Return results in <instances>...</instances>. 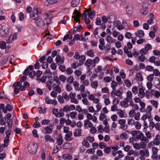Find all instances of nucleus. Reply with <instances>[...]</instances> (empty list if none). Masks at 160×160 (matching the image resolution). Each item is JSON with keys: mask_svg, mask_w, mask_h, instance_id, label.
I'll list each match as a JSON object with an SVG mask.
<instances>
[{"mask_svg": "<svg viewBox=\"0 0 160 160\" xmlns=\"http://www.w3.org/2000/svg\"><path fill=\"white\" fill-rule=\"evenodd\" d=\"M11 128H8V129L6 131V137L4 138V144H3V148L7 146L8 145L9 142V138L11 134Z\"/></svg>", "mask_w": 160, "mask_h": 160, "instance_id": "1", "label": "nucleus"}, {"mask_svg": "<svg viewBox=\"0 0 160 160\" xmlns=\"http://www.w3.org/2000/svg\"><path fill=\"white\" fill-rule=\"evenodd\" d=\"M10 29L9 25L8 24H3L2 27V30L1 31L2 35L5 37L8 34V31Z\"/></svg>", "mask_w": 160, "mask_h": 160, "instance_id": "2", "label": "nucleus"}, {"mask_svg": "<svg viewBox=\"0 0 160 160\" xmlns=\"http://www.w3.org/2000/svg\"><path fill=\"white\" fill-rule=\"evenodd\" d=\"M38 146L34 143H31L29 145L28 147V152L32 154H35L37 152Z\"/></svg>", "mask_w": 160, "mask_h": 160, "instance_id": "3", "label": "nucleus"}, {"mask_svg": "<svg viewBox=\"0 0 160 160\" xmlns=\"http://www.w3.org/2000/svg\"><path fill=\"white\" fill-rule=\"evenodd\" d=\"M152 47L150 44L148 43L146 44L144 48H142L140 51V54H146L148 51L152 49Z\"/></svg>", "mask_w": 160, "mask_h": 160, "instance_id": "4", "label": "nucleus"}, {"mask_svg": "<svg viewBox=\"0 0 160 160\" xmlns=\"http://www.w3.org/2000/svg\"><path fill=\"white\" fill-rule=\"evenodd\" d=\"M41 13L40 11L37 8H35L33 10L32 13L30 14V17L34 19L38 17V14Z\"/></svg>", "mask_w": 160, "mask_h": 160, "instance_id": "5", "label": "nucleus"}, {"mask_svg": "<svg viewBox=\"0 0 160 160\" xmlns=\"http://www.w3.org/2000/svg\"><path fill=\"white\" fill-rule=\"evenodd\" d=\"M118 123L120 125V128L123 130H125L127 129L128 125L126 124V121L124 119H120L118 121Z\"/></svg>", "mask_w": 160, "mask_h": 160, "instance_id": "6", "label": "nucleus"}, {"mask_svg": "<svg viewBox=\"0 0 160 160\" xmlns=\"http://www.w3.org/2000/svg\"><path fill=\"white\" fill-rule=\"evenodd\" d=\"M70 98L71 99V102L72 103H74L75 104H78V101L75 98L76 94L71 92L70 93Z\"/></svg>", "mask_w": 160, "mask_h": 160, "instance_id": "7", "label": "nucleus"}, {"mask_svg": "<svg viewBox=\"0 0 160 160\" xmlns=\"http://www.w3.org/2000/svg\"><path fill=\"white\" fill-rule=\"evenodd\" d=\"M158 149L156 147H153L152 148V158L153 159H157L158 157Z\"/></svg>", "mask_w": 160, "mask_h": 160, "instance_id": "8", "label": "nucleus"}, {"mask_svg": "<svg viewBox=\"0 0 160 160\" xmlns=\"http://www.w3.org/2000/svg\"><path fill=\"white\" fill-rule=\"evenodd\" d=\"M35 22L38 26L42 27L45 24L44 21L41 18H38L35 20Z\"/></svg>", "mask_w": 160, "mask_h": 160, "instance_id": "9", "label": "nucleus"}, {"mask_svg": "<svg viewBox=\"0 0 160 160\" xmlns=\"http://www.w3.org/2000/svg\"><path fill=\"white\" fill-rule=\"evenodd\" d=\"M139 153L141 156L146 157H148L149 155V151L147 149H146L144 150H140L139 151Z\"/></svg>", "mask_w": 160, "mask_h": 160, "instance_id": "10", "label": "nucleus"}, {"mask_svg": "<svg viewBox=\"0 0 160 160\" xmlns=\"http://www.w3.org/2000/svg\"><path fill=\"white\" fill-rule=\"evenodd\" d=\"M45 6H48L49 4H53L57 2V0H42Z\"/></svg>", "mask_w": 160, "mask_h": 160, "instance_id": "11", "label": "nucleus"}, {"mask_svg": "<svg viewBox=\"0 0 160 160\" xmlns=\"http://www.w3.org/2000/svg\"><path fill=\"white\" fill-rule=\"evenodd\" d=\"M136 138L141 141L145 142H146V141H147V139L146 138V137L144 136V134L142 132L137 135L136 136Z\"/></svg>", "mask_w": 160, "mask_h": 160, "instance_id": "12", "label": "nucleus"}, {"mask_svg": "<svg viewBox=\"0 0 160 160\" xmlns=\"http://www.w3.org/2000/svg\"><path fill=\"white\" fill-rule=\"evenodd\" d=\"M45 102L47 104H51L55 105L57 104V101L50 99L48 97H46L45 98Z\"/></svg>", "mask_w": 160, "mask_h": 160, "instance_id": "13", "label": "nucleus"}, {"mask_svg": "<svg viewBox=\"0 0 160 160\" xmlns=\"http://www.w3.org/2000/svg\"><path fill=\"white\" fill-rule=\"evenodd\" d=\"M56 61L58 65L62 64L64 62V57L61 58L60 56L58 55L56 57Z\"/></svg>", "mask_w": 160, "mask_h": 160, "instance_id": "14", "label": "nucleus"}, {"mask_svg": "<svg viewBox=\"0 0 160 160\" xmlns=\"http://www.w3.org/2000/svg\"><path fill=\"white\" fill-rule=\"evenodd\" d=\"M160 139V135L157 134L155 138L152 141L153 144L156 145H158L160 144V142L159 139Z\"/></svg>", "mask_w": 160, "mask_h": 160, "instance_id": "15", "label": "nucleus"}, {"mask_svg": "<svg viewBox=\"0 0 160 160\" xmlns=\"http://www.w3.org/2000/svg\"><path fill=\"white\" fill-rule=\"evenodd\" d=\"M57 143L58 145L61 146L63 143V141L61 134H59L56 138Z\"/></svg>", "mask_w": 160, "mask_h": 160, "instance_id": "16", "label": "nucleus"}, {"mask_svg": "<svg viewBox=\"0 0 160 160\" xmlns=\"http://www.w3.org/2000/svg\"><path fill=\"white\" fill-rule=\"evenodd\" d=\"M72 133L71 131H70L68 133H67L65 135L64 138L65 140L66 141H70L72 140Z\"/></svg>", "mask_w": 160, "mask_h": 160, "instance_id": "17", "label": "nucleus"}, {"mask_svg": "<svg viewBox=\"0 0 160 160\" xmlns=\"http://www.w3.org/2000/svg\"><path fill=\"white\" fill-rule=\"evenodd\" d=\"M84 126L86 128L92 127L93 126L92 122L87 119L84 120Z\"/></svg>", "mask_w": 160, "mask_h": 160, "instance_id": "18", "label": "nucleus"}, {"mask_svg": "<svg viewBox=\"0 0 160 160\" xmlns=\"http://www.w3.org/2000/svg\"><path fill=\"white\" fill-rule=\"evenodd\" d=\"M129 102V100H128L124 98L123 101L121 102L120 105L122 107L127 108L129 106L128 104V102Z\"/></svg>", "mask_w": 160, "mask_h": 160, "instance_id": "19", "label": "nucleus"}, {"mask_svg": "<svg viewBox=\"0 0 160 160\" xmlns=\"http://www.w3.org/2000/svg\"><path fill=\"white\" fill-rule=\"evenodd\" d=\"M74 12L76 16H73L72 17L74 18L75 20L78 22L79 21V18L81 16V14L76 9H75Z\"/></svg>", "mask_w": 160, "mask_h": 160, "instance_id": "20", "label": "nucleus"}, {"mask_svg": "<svg viewBox=\"0 0 160 160\" xmlns=\"http://www.w3.org/2000/svg\"><path fill=\"white\" fill-rule=\"evenodd\" d=\"M117 18L114 15H111L108 17V21L109 23H112L116 20Z\"/></svg>", "mask_w": 160, "mask_h": 160, "instance_id": "21", "label": "nucleus"}, {"mask_svg": "<svg viewBox=\"0 0 160 160\" xmlns=\"http://www.w3.org/2000/svg\"><path fill=\"white\" fill-rule=\"evenodd\" d=\"M33 69V67L32 66L30 65L28 68L26 69L23 72V75H27L29 74V72Z\"/></svg>", "mask_w": 160, "mask_h": 160, "instance_id": "22", "label": "nucleus"}, {"mask_svg": "<svg viewBox=\"0 0 160 160\" xmlns=\"http://www.w3.org/2000/svg\"><path fill=\"white\" fill-rule=\"evenodd\" d=\"M52 126L51 127L50 126H47L44 128V129L45 131V133L48 134H51L52 132Z\"/></svg>", "mask_w": 160, "mask_h": 160, "instance_id": "23", "label": "nucleus"}, {"mask_svg": "<svg viewBox=\"0 0 160 160\" xmlns=\"http://www.w3.org/2000/svg\"><path fill=\"white\" fill-rule=\"evenodd\" d=\"M60 85L54 83L52 85L54 90L58 93H60L61 91V88L60 86Z\"/></svg>", "mask_w": 160, "mask_h": 160, "instance_id": "24", "label": "nucleus"}, {"mask_svg": "<svg viewBox=\"0 0 160 160\" xmlns=\"http://www.w3.org/2000/svg\"><path fill=\"white\" fill-rule=\"evenodd\" d=\"M134 34L137 37L139 38L142 37L144 35V33L142 30H140L138 32H135Z\"/></svg>", "mask_w": 160, "mask_h": 160, "instance_id": "25", "label": "nucleus"}, {"mask_svg": "<svg viewBox=\"0 0 160 160\" xmlns=\"http://www.w3.org/2000/svg\"><path fill=\"white\" fill-rule=\"evenodd\" d=\"M139 93L138 96L141 98L144 97L145 93L143 89L141 88H139L138 89Z\"/></svg>", "mask_w": 160, "mask_h": 160, "instance_id": "26", "label": "nucleus"}, {"mask_svg": "<svg viewBox=\"0 0 160 160\" xmlns=\"http://www.w3.org/2000/svg\"><path fill=\"white\" fill-rule=\"evenodd\" d=\"M100 29L98 27H97L93 31V35L97 39H98L100 38L99 36L98 35L99 33V30Z\"/></svg>", "mask_w": 160, "mask_h": 160, "instance_id": "27", "label": "nucleus"}, {"mask_svg": "<svg viewBox=\"0 0 160 160\" xmlns=\"http://www.w3.org/2000/svg\"><path fill=\"white\" fill-rule=\"evenodd\" d=\"M52 18L50 15H48L45 18L44 21L45 23H46L47 25H48L51 23Z\"/></svg>", "mask_w": 160, "mask_h": 160, "instance_id": "28", "label": "nucleus"}, {"mask_svg": "<svg viewBox=\"0 0 160 160\" xmlns=\"http://www.w3.org/2000/svg\"><path fill=\"white\" fill-rule=\"evenodd\" d=\"M45 141H49L51 142H54V139L50 135H48L45 136Z\"/></svg>", "mask_w": 160, "mask_h": 160, "instance_id": "29", "label": "nucleus"}, {"mask_svg": "<svg viewBox=\"0 0 160 160\" xmlns=\"http://www.w3.org/2000/svg\"><path fill=\"white\" fill-rule=\"evenodd\" d=\"M92 60H91L90 59H88L85 62L84 65L85 66L88 67H89L90 66H92Z\"/></svg>", "mask_w": 160, "mask_h": 160, "instance_id": "30", "label": "nucleus"}, {"mask_svg": "<svg viewBox=\"0 0 160 160\" xmlns=\"http://www.w3.org/2000/svg\"><path fill=\"white\" fill-rule=\"evenodd\" d=\"M154 15L152 13H151L150 14L149 19L147 21V23L149 24H150L153 23V19H154Z\"/></svg>", "mask_w": 160, "mask_h": 160, "instance_id": "31", "label": "nucleus"}, {"mask_svg": "<svg viewBox=\"0 0 160 160\" xmlns=\"http://www.w3.org/2000/svg\"><path fill=\"white\" fill-rule=\"evenodd\" d=\"M62 158L63 159H68L69 160H71L72 158V156L68 154H64L62 155Z\"/></svg>", "mask_w": 160, "mask_h": 160, "instance_id": "32", "label": "nucleus"}, {"mask_svg": "<svg viewBox=\"0 0 160 160\" xmlns=\"http://www.w3.org/2000/svg\"><path fill=\"white\" fill-rule=\"evenodd\" d=\"M132 94L131 92L130 91H128L126 94V97L125 98L128 100H132Z\"/></svg>", "mask_w": 160, "mask_h": 160, "instance_id": "33", "label": "nucleus"}, {"mask_svg": "<svg viewBox=\"0 0 160 160\" xmlns=\"http://www.w3.org/2000/svg\"><path fill=\"white\" fill-rule=\"evenodd\" d=\"M82 27L81 25H80L78 27L73 28L72 30L73 33L74 34L77 32H79L80 30L82 29Z\"/></svg>", "mask_w": 160, "mask_h": 160, "instance_id": "34", "label": "nucleus"}, {"mask_svg": "<svg viewBox=\"0 0 160 160\" xmlns=\"http://www.w3.org/2000/svg\"><path fill=\"white\" fill-rule=\"evenodd\" d=\"M145 135L146 136V139H148L146 141V142L148 143L149 142V139H150L152 138V136L151 133L148 131L147 132L145 133Z\"/></svg>", "mask_w": 160, "mask_h": 160, "instance_id": "35", "label": "nucleus"}, {"mask_svg": "<svg viewBox=\"0 0 160 160\" xmlns=\"http://www.w3.org/2000/svg\"><path fill=\"white\" fill-rule=\"evenodd\" d=\"M80 2V0H72L71 2V5L72 7H76Z\"/></svg>", "mask_w": 160, "mask_h": 160, "instance_id": "36", "label": "nucleus"}, {"mask_svg": "<svg viewBox=\"0 0 160 160\" xmlns=\"http://www.w3.org/2000/svg\"><path fill=\"white\" fill-rule=\"evenodd\" d=\"M75 40H82L83 39V35H79L78 34H76L74 36Z\"/></svg>", "mask_w": 160, "mask_h": 160, "instance_id": "37", "label": "nucleus"}, {"mask_svg": "<svg viewBox=\"0 0 160 160\" xmlns=\"http://www.w3.org/2000/svg\"><path fill=\"white\" fill-rule=\"evenodd\" d=\"M132 7L130 6H127L126 8V11L128 14H131L132 12Z\"/></svg>", "mask_w": 160, "mask_h": 160, "instance_id": "38", "label": "nucleus"}, {"mask_svg": "<svg viewBox=\"0 0 160 160\" xmlns=\"http://www.w3.org/2000/svg\"><path fill=\"white\" fill-rule=\"evenodd\" d=\"M141 56H139L137 60L139 61L143 62L147 59V58L143 56L144 54H141Z\"/></svg>", "mask_w": 160, "mask_h": 160, "instance_id": "39", "label": "nucleus"}, {"mask_svg": "<svg viewBox=\"0 0 160 160\" xmlns=\"http://www.w3.org/2000/svg\"><path fill=\"white\" fill-rule=\"evenodd\" d=\"M62 95L63 98L65 99L66 101H68L69 100L70 98V95H68L66 92H63L62 94Z\"/></svg>", "mask_w": 160, "mask_h": 160, "instance_id": "40", "label": "nucleus"}, {"mask_svg": "<svg viewBox=\"0 0 160 160\" xmlns=\"http://www.w3.org/2000/svg\"><path fill=\"white\" fill-rule=\"evenodd\" d=\"M81 130L77 129L76 130L75 132L74 133V135L75 137H78L81 136L82 132Z\"/></svg>", "mask_w": 160, "mask_h": 160, "instance_id": "41", "label": "nucleus"}, {"mask_svg": "<svg viewBox=\"0 0 160 160\" xmlns=\"http://www.w3.org/2000/svg\"><path fill=\"white\" fill-rule=\"evenodd\" d=\"M136 79L140 81H142L143 80V78L142 74L140 73H137L136 75Z\"/></svg>", "mask_w": 160, "mask_h": 160, "instance_id": "42", "label": "nucleus"}, {"mask_svg": "<svg viewBox=\"0 0 160 160\" xmlns=\"http://www.w3.org/2000/svg\"><path fill=\"white\" fill-rule=\"evenodd\" d=\"M135 128L138 129H140L141 127V124L138 121H135L134 124Z\"/></svg>", "mask_w": 160, "mask_h": 160, "instance_id": "43", "label": "nucleus"}, {"mask_svg": "<svg viewBox=\"0 0 160 160\" xmlns=\"http://www.w3.org/2000/svg\"><path fill=\"white\" fill-rule=\"evenodd\" d=\"M53 80H52V81H47L46 83L47 87H48V89L50 91L51 90V84L53 83Z\"/></svg>", "mask_w": 160, "mask_h": 160, "instance_id": "44", "label": "nucleus"}, {"mask_svg": "<svg viewBox=\"0 0 160 160\" xmlns=\"http://www.w3.org/2000/svg\"><path fill=\"white\" fill-rule=\"evenodd\" d=\"M6 122L8 125V128H12V120L10 119H7L6 121Z\"/></svg>", "mask_w": 160, "mask_h": 160, "instance_id": "45", "label": "nucleus"}, {"mask_svg": "<svg viewBox=\"0 0 160 160\" xmlns=\"http://www.w3.org/2000/svg\"><path fill=\"white\" fill-rule=\"evenodd\" d=\"M91 86L93 88L96 89L98 86V82L97 81H95L91 83Z\"/></svg>", "mask_w": 160, "mask_h": 160, "instance_id": "46", "label": "nucleus"}, {"mask_svg": "<svg viewBox=\"0 0 160 160\" xmlns=\"http://www.w3.org/2000/svg\"><path fill=\"white\" fill-rule=\"evenodd\" d=\"M99 60L100 59L98 57H96L93 60L92 67H95L96 65V63H98Z\"/></svg>", "mask_w": 160, "mask_h": 160, "instance_id": "47", "label": "nucleus"}, {"mask_svg": "<svg viewBox=\"0 0 160 160\" xmlns=\"http://www.w3.org/2000/svg\"><path fill=\"white\" fill-rule=\"evenodd\" d=\"M87 55L91 57H93L94 56V53L92 50H88L87 52Z\"/></svg>", "mask_w": 160, "mask_h": 160, "instance_id": "48", "label": "nucleus"}, {"mask_svg": "<svg viewBox=\"0 0 160 160\" xmlns=\"http://www.w3.org/2000/svg\"><path fill=\"white\" fill-rule=\"evenodd\" d=\"M117 114L120 118H123L124 117L123 111L119 109L117 112Z\"/></svg>", "mask_w": 160, "mask_h": 160, "instance_id": "49", "label": "nucleus"}, {"mask_svg": "<svg viewBox=\"0 0 160 160\" xmlns=\"http://www.w3.org/2000/svg\"><path fill=\"white\" fill-rule=\"evenodd\" d=\"M58 112L59 117H63L64 116V111L62 108L60 109Z\"/></svg>", "mask_w": 160, "mask_h": 160, "instance_id": "50", "label": "nucleus"}, {"mask_svg": "<svg viewBox=\"0 0 160 160\" xmlns=\"http://www.w3.org/2000/svg\"><path fill=\"white\" fill-rule=\"evenodd\" d=\"M145 142L142 141L141 142L139 143L140 147V148H141L142 149H144L146 147V143H147Z\"/></svg>", "mask_w": 160, "mask_h": 160, "instance_id": "51", "label": "nucleus"}, {"mask_svg": "<svg viewBox=\"0 0 160 160\" xmlns=\"http://www.w3.org/2000/svg\"><path fill=\"white\" fill-rule=\"evenodd\" d=\"M111 87L112 89H116V87L118 85V83L114 81H112L111 83Z\"/></svg>", "mask_w": 160, "mask_h": 160, "instance_id": "52", "label": "nucleus"}, {"mask_svg": "<svg viewBox=\"0 0 160 160\" xmlns=\"http://www.w3.org/2000/svg\"><path fill=\"white\" fill-rule=\"evenodd\" d=\"M153 75L156 76H160V72L159 71L158 69H154L153 71Z\"/></svg>", "mask_w": 160, "mask_h": 160, "instance_id": "53", "label": "nucleus"}, {"mask_svg": "<svg viewBox=\"0 0 160 160\" xmlns=\"http://www.w3.org/2000/svg\"><path fill=\"white\" fill-rule=\"evenodd\" d=\"M77 115V113L76 112H71L69 114L71 118H75Z\"/></svg>", "mask_w": 160, "mask_h": 160, "instance_id": "54", "label": "nucleus"}, {"mask_svg": "<svg viewBox=\"0 0 160 160\" xmlns=\"http://www.w3.org/2000/svg\"><path fill=\"white\" fill-rule=\"evenodd\" d=\"M111 151L110 147L106 146L104 149V152L106 154H108Z\"/></svg>", "mask_w": 160, "mask_h": 160, "instance_id": "55", "label": "nucleus"}, {"mask_svg": "<svg viewBox=\"0 0 160 160\" xmlns=\"http://www.w3.org/2000/svg\"><path fill=\"white\" fill-rule=\"evenodd\" d=\"M95 14V11H93L88 12V15L89 18L92 19L93 18Z\"/></svg>", "mask_w": 160, "mask_h": 160, "instance_id": "56", "label": "nucleus"}, {"mask_svg": "<svg viewBox=\"0 0 160 160\" xmlns=\"http://www.w3.org/2000/svg\"><path fill=\"white\" fill-rule=\"evenodd\" d=\"M151 103L152 104L154 107L156 108H157L158 107V102L155 100H151Z\"/></svg>", "mask_w": 160, "mask_h": 160, "instance_id": "57", "label": "nucleus"}, {"mask_svg": "<svg viewBox=\"0 0 160 160\" xmlns=\"http://www.w3.org/2000/svg\"><path fill=\"white\" fill-rule=\"evenodd\" d=\"M52 113L56 117H58L59 115L58 110L57 108H54L52 110Z\"/></svg>", "mask_w": 160, "mask_h": 160, "instance_id": "58", "label": "nucleus"}, {"mask_svg": "<svg viewBox=\"0 0 160 160\" xmlns=\"http://www.w3.org/2000/svg\"><path fill=\"white\" fill-rule=\"evenodd\" d=\"M140 12L141 14L145 15L148 13V10L141 9L140 10Z\"/></svg>", "mask_w": 160, "mask_h": 160, "instance_id": "59", "label": "nucleus"}, {"mask_svg": "<svg viewBox=\"0 0 160 160\" xmlns=\"http://www.w3.org/2000/svg\"><path fill=\"white\" fill-rule=\"evenodd\" d=\"M140 114L139 112H138L136 113H134L133 115V116L134 118L136 120H138L140 118Z\"/></svg>", "mask_w": 160, "mask_h": 160, "instance_id": "60", "label": "nucleus"}, {"mask_svg": "<svg viewBox=\"0 0 160 160\" xmlns=\"http://www.w3.org/2000/svg\"><path fill=\"white\" fill-rule=\"evenodd\" d=\"M135 122V121L134 119H133L132 118L129 119L128 120V124L129 125L132 126L134 125Z\"/></svg>", "mask_w": 160, "mask_h": 160, "instance_id": "61", "label": "nucleus"}, {"mask_svg": "<svg viewBox=\"0 0 160 160\" xmlns=\"http://www.w3.org/2000/svg\"><path fill=\"white\" fill-rule=\"evenodd\" d=\"M74 80V78L72 76H70L68 77L67 79V81L69 83H72L73 82Z\"/></svg>", "mask_w": 160, "mask_h": 160, "instance_id": "62", "label": "nucleus"}, {"mask_svg": "<svg viewBox=\"0 0 160 160\" xmlns=\"http://www.w3.org/2000/svg\"><path fill=\"white\" fill-rule=\"evenodd\" d=\"M82 143V145L86 148H88L89 146V144L87 140H83Z\"/></svg>", "mask_w": 160, "mask_h": 160, "instance_id": "63", "label": "nucleus"}, {"mask_svg": "<svg viewBox=\"0 0 160 160\" xmlns=\"http://www.w3.org/2000/svg\"><path fill=\"white\" fill-rule=\"evenodd\" d=\"M58 102L60 103H64V101L61 95H59L58 96Z\"/></svg>", "mask_w": 160, "mask_h": 160, "instance_id": "64", "label": "nucleus"}]
</instances>
